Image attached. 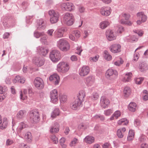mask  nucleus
<instances>
[{
	"label": "nucleus",
	"instance_id": "f257e3e1",
	"mask_svg": "<svg viewBox=\"0 0 148 148\" xmlns=\"http://www.w3.org/2000/svg\"><path fill=\"white\" fill-rule=\"evenodd\" d=\"M57 45L61 50L63 51H66L69 48V43L66 40L63 38L60 39L57 42Z\"/></svg>",
	"mask_w": 148,
	"mask_h": 148
},
{
	"label": "nucleus",
	"instance_id": "f03ea898",
	"mask_svg": "<svg viewBox=\"0 0 148 148\" xmlns=\"http://www.w3.org/2000/svg\"><path fill=\"white\" fill-rule=\"evenodd\" d=\"M69 69V64L64 62H60L57 65V70L59 72L64 73L67 72Z\"/></svg>",
	"mask_w": 148,
	"mask_h": 148
},
{
	"label": "nucleus",
	"instance_id": "7ed1b4c3",
	"mask_svg": "<svg viewBox=\"0 0 148 148\" xmlns=\"http://www.w3.org/2000/svg\"><path fill=\"white\" fill-rule=\"evenodd\" d=\"M130 17L129 14L122 13L120 16L119 22L122 24L127 25L130 26L131 25L132 22L129 20Z\"/></svg>",
	"mask_w": 148,
	"mask_h": 148
},
{
	"label": "nucleus",
	"instance_id": "20e7f679",
	"mask_svg": "<svg viewBox=\"0 0 148 148\" xmlns=\"http://www.w3.org/2000/svg\"><path fill=\"white\" fill-rule=\"evenodd\" d=\"M49 14L50 16V22L51 23H55L58 21L60 15L58 12L51 10L49 11Z\"/></svg>",
	"mask_w": 148,
	"mask_h": 148
},
{
	"label": "nucleus",
	"instance_id": "39448f33",
	"mask_svg": "<svg viewBox=\"0 0 148 148\" xmlns=\"http://www.w3.org/2000/svg\"><path fill=\"white\" fill-rule=\"evenodd\" d=\"M63 21L67 25L70 26L73 24L74 22L73 15L69 12L66 13L64 15Z\"/></svg>",
	"mask_w": 148,
	"mask_h": 148
},
{
	"label": "nucleus",
	"instance_id": "423d86ee",
	"mask_svg": "<svg viewBox=\"0 0 148 148\" xmlns=\"http://www.w3.org/2000/svg\"><path fill=\"white\" fill-rule=\"evenodd\" d=\"M29 116L30 121L32 123H36L39 120V113L37 110L31 111L29 113Z\"/></svg>",
	"mask_w": 148,
	"mask_h": 148
},
{
	"label": "nucleus",
	"instance_id": "0eeeda50",
	"mask_svg": "<svg viewBox=\"0 0 148 148\" xmlns=\"http://www.w3.org/2000/svg\"><path fill=\"white\" fill-rule=\"evenodd\" d=\"M61 55L59 51L54 50L52 51L49 55L50 58L53 62H56L58 61L61 58Z\"/></svg>",
	"mask_w": 148,
	"mask_h": 148
},
{
	"label": "nucleus",
	"instance_id": "6e6552de",
	"mask_svg": "<svg viewBox=\"0 0 148 148\" xmlns=\"http://www.w3.org/2000/svg\"><path fill=\"white\" fill-rule=\"evenodd\" d=\"M50 98L51 101L53 103H56L58 101V91L56 89H53L50 92Z\"/></svg>",
	"mask_w": 148,
	"mask_h": 148
},
{
	"label": "nucleus",
	"instance_id": "1a4fd4ad",
	"mask_svg": "<svg viewBox=\"0 0 148 148\" xmlns=\"http://www.w3.org/2000/svg\"><path fill=\"white\" fill-rule=\"evenodd\" d=\"M136 16L137 18L139 19L136 21L138 25H140L142 23L145 22L147 21V16L143 12H138L137 13Z\"/></svg>",
	"mask_w": 148,
	"mask_h": 148
},
{
	"label": "nucleus",
	"instance_id": "9d476101",
	"mask_svg": "<svg viewBox=\"0 0 148 148\" xmlns=\"http://www.w3.org/2000/svg\"><path fill=\"white\" fill-rule=\"evenodd\" d=\"M35 86L38 89H42L44 85L43 80L39 77H36L34 82Z\"/></svg>",
	"mask_w": 148,
	"mask_h": 148
},
{
	"label": "nucleus",
	"instance_id": "9b49d317",
	"mask_svg": "<svg viewBox=\"0 0 148 148\" xmlns=\"http://www.w3.org/2000/svg\"><path fill=\"white\" fill-rule=\"evenodd\" d=\"M106 35L107 38L109 41L115 40L116 38L115 33L112 30H107L106 31Z\"/></svg>",
	"mask_w": 148,
	"mask_h": 148
},
{
	"label": "nucleus",
	"instance_id": "f8f14e48",
	"mask_svg": "<svg viewBox=\"0 0 148 148\" xmlns=\"http://www.w3.org/2000/svg\"><path fill=\"white\" fill-rule=\"evenodd\" d=\"M117 75V72L116 70L112 69H108L106 73V77L108 78L115 79Z\"/></svg>",
	"mask_w": 148,
	"mask_h": 148
},
{
	"label": "nucleus",
	"instance_id": "ddd939ff",
	"mask_svg": "<svg viewBox=\"0 0 148 148\" xmlns=\"http://www.w3.org/2000/svg\"><path fill=\"white\" fill-rule=\"evenodd\" d=\"M100 103L101 107L103 108H105L109 105L110 101L105 96H103L101 98Z\"/></svg>",
	"mask_w": 148,
	"mask_h": 148
},
{
	"label": "nucleus",
	"instance_id": "4468645a",
	"mask_svg": "<svg viewBox=\"0 0 148 148\" xmlns=\"http://www.w3.org/2000/svg\"><path fill=\"white\" fill-rule=\"evenodd\" d=\"M90 71L89 66H84L79 69V74L81 76H85L87 75Z\"/></svg>",
	"mask_w": 148,
	"mask_h": 148
},
{
	"label": "nucleus",
	"instance_id": "2eb2a0df",
	"mask_svg": "<svg viewBox=\"0 0 148 148\" xmlns=\"http://www.w3.org/2000/svg\"><path fill=\"white\" fill-rule=\"evenodd\" d=\"M32 62L33 63L38 66H41L44 64V60L40 57H34L33 58Z\"/></svg>",
	"mask_w": 148,
	"mask_h": 148
},
{
	"label": "nucleus",
	"instance_id": "dca6fc26",
	"mask_svg": "<svg viewBox=\"0 0 148 148\" xmlns=\"http://www.w3.org/2000/svg\"><path fill=\"white\" fill-rule=\"evenodd\" d=\"M112 11L110 7L104 6L102 7L100 10V13L103 16H108L110 15Z\"/></svg>",
	"mask_w": 148,
	"mask_h": 148
},
{
	"label": "nucleus",
	"instance_id": "f3484780",
	"mask_svg": "<svg viewBox=\"0 0 148 148\" xmlns=\"http://www.w3.org/2000/svg\"><path fill=\"white\" fill-rule=\"evenodd\" d=\"M36 27L39 30H43L46 27V23L42 19L38 20L37 21Z\"/></svg>",
	"mask_w": 148,
	"mask_h": 148
},
{
	"label": "nucleus",
	"instance_id": "a211bd4d",
	"mask_svg": "<svg viewBox=\"0 0 148 148\" xmlns=\"http://www.w3.org/2000/svg\"><path fill=\"white\" fill-rule=\"evenodd\" d=\"M49 79L55 85H58L60 81V77L56 73L54 74L51 75L49 77Z\"/></svg>",
	"mask_w": 148,
	"mask_h": 148
},
{
	"label": "nucleus",
	"instance_id": "6ab92c4d",
	"mask_svg": "<svg viewBox=\"0 0 148 148\" xmlns=\"http://www.w3.org/2000/svg\"><path fill=\"white\" fill-rule=\"evenodd\" d=\"M65 31V29L63 27L57 29L54 32L55 37L57 38L62 37Z\"/></svg>",
	"mask_w": 148,
	"mask_h": 148
},
{
	"label": "nucleus",
	"instance_id": "aec40b11",
	"mask_svg": "<svg viewBox=\"0 0 148 148\" xmlns=\"http://www.w3.org/2000/svg\"><path fill=\"white\" fill-rule=\"evenodd\" d=\"M8 124L7 119L6 118H4L2 120L1 116L0 115V129L1 130L5 129L8 125Z\"/></svg>",
	"mask_w": 148,
	"mask_h": 148
},
{
	"label": "nucleus",
	"instance_id": "412c9836",
	"mask_svg": "<svg viewBox=\"0 0 148 148\" xmlns=\"http://www.w3.org/2000/svg\"><path fill=\"white\" fill-rule=\"evenodd\" d=\"M85 83L88 86H92L95 82V77L92 76H90L85 78Z\"/></svg>",
	"mask_w": 148,
	"mask_h": 148
},
{
	"label": "nucleus",
	"instance_id": "4be33fe9",
	"mask_svg": "<svg viewBox=\"0 0 148 148\" xmlns=\"http://www.w3.org/2000/svg\"><path fill=\"white\" fill-rule=\"evenodd\" d=\"M37 51L40 54L45 56L48 53L49 50L47 48L39 46L37 48Z\"/></svg>",
	"mask_w": 148,
	"mask_h": 148
},
{
	"label": "nucleus",
	"instance_id": "5701e85b",
	"mask_svg": "<svg viewBox=\"0 0 148 148\" xmlns=\"http://www.w3.org/2000/svg\"><path fill=\"white\" fill-rule=\"evenodd\" d=\"M121 46L119 44H114L110 47V51L113 53H115L121 51Z\"/></svg>",
	"mask_w": 148,
	"mask_h": 148
},
{
	"label": "nucleus",
	"instance_id": "b1692460",
	"mask_svg": "<svg viewBox=\"0 0 148 148\" xmlns=\"http://www.w3.org/2000/svg\"><path fill=\"white\" fill-rule=\"evenodd\" d=\"M81 102L79 99H75L70 105L71 108L73 110H76L77 109L80 105Z\"/></svg>",
	"mask_w": 148,
	"mask_h": 148
},
{
	"label": "nucleus",
	"instance_id": "393cba45",
	"mask_svg": "<svg viewBox=\"0 0 148 148\" xmlns=\"http://www.w3.org/2000/svg\"><path fill=\"white\" fill-rule=\"evenodd\" d=\"M59 125L57 122L55 123L53 126L51 127L50 132L51 133H57L59 131Z\"/></svg>",
	"mask_w": 148,
	"mask_h": 148
},
{
	"label": "nucleus",
	"instance_id": "a878e982",
	"mask_svg": "<svg viewBox=\"0 0 148 148\" xmlns=\"http://www.w3.org/2000/svg\"><path fill=\"white\" fill-rule=\"evenodd\" d=\"M25 79L24 77L18 75L15 77L14 79L13 80V82L14 83L19 82L23 84L25 82Z\"/></svg>",
	"mask_w": 148,
	"mask_h": 148
},
{
	"label": "nucleus",
	"instance_id": "bb28decb",
	"mask_svg": "<svg viewBox=\"0 0 148 148\" xmlns=\"http://www.w3.org/2000/svg\"><path fill=\"white\" fill-rule=\"evenodd\" d=\"M95 140L94 137L92 136H87L84 139V141L87 144H91L94 142Z\"/></svg>",
	"mask_w": 148,
	"mask_h": 148
},
{
	"label": "nucleus",
	"instance_id": "cd10ccee",
	"mask_svg": "<svg viewBox=\"0 0 148 148\" xmlns=\"http://www.w3.org/2000/svg\"><path fill=\"white\" fill-rule=\"evenodd\" d=\"M26 114V112L25 110H20L16 114V118L18 119H22L25 117Z\"/></svg>",
	"mask_w": 148,
	"mask_h": 148
},
{
	"label": "nucleus",
	"instance_id": "c85d7f7f",
	"mask_svg": "<svg viewBox=\"0 0 148 148\" xmlns=\"http://www.w3.org/2000/svg\"><path fill=\"white\" fill-rule=\"evenodd\" d=\"M86 96V92L85 91L83 90L80 91L78 94L77 95V99L79 100L82 102L84 101V98Z\"/></svg>",
	"mask_w": 148,
	"mask_h": 148
},
{
	"label": "nucleus",
	"instance_id": "c756f323",
	"mask_svg": "<svg viewBox=\"0 0 148 148\" xmlns=\"http://www.w3.org/2000/svg\"><path fill=\"white\" fill-rule=\"evenodd\" d=\"M121 115V113L119 110H117L115 112L112 114L110 118V119L111 120H113L115 119H117Z\"/></svg>",
	"mask_w": 148,
	"mask_h": 148
},
{
	"label": "nucleus",
	"instance_id": "7c9ffc66",
	"mask_svg": "<svg viewBox=\"0 0 148 148\" xmlns=\"http://www.w3.org/2000/svg\"><path fill=\"white\" fill-rule=\"evenodd\" d=\"M103 56L104 58L108 61L112 59L111 56L107 50H105L103 51Z\"/></svg>",
	"mask_w": 148,
	"mask_h": 148
},
{
	"label": "nucleus",
	"instance_id": "2f4dec72",
	"mask_svg": "<svg viewBox=\"0 0 148 148\" xmlns=\"http://www.w3.org/2000/svg\"><path fill=\"white\" fill-rule=\"evenodd\" d=\"M132 77V74L131 72L126 73L124 76L123 81L124 82H130Z\"/></svg>",
	"mask_w": 148,
	"mask_h": 148
},
{
	"label": "nucleus",
	"instance_id": "473e14b6",
	"mask_svg": "<svg viewBox=\"0 0 148 148\" xmlns=\"http://www.w3.org/2000/svg\"><path fill=\"white\" fill-rule=\"evenodd\" d=\"M137 107V106L135 103L131 102L129 104L128 108L130 111L134 112L136 110Z\"/></svg>",
	"mask_w": 148,
	"mask_h": 148
},
{
	"label": "nucleus",
	"instance_id": "72a5a7b5",
	"mask_svg": "<svg viewBox=\"0 0 148 148\" xmlns=\"http://www.w3.org/2000/svg\"><path fill=\"white\" fill-rule=\"evenodd\" d=\"M148 69L147 64L144 62L141 63L139 65V69L141 72H145Z\"/></svg>",
	"mask_w": 148,
	"mask_h": 148
},
{
	"label": "nucleus",
	"instance_id": "f704fd0d",
	"mask_svg": "<svg viewBox=\"0 0 148 148\" xmlns=\"http://www.w3.org/2000/svg\"><path fill=\"white\" fill-rule=\"evenodd\" d=\"M110 24V22L106 20L103 21L99 24L100 27L102 29H104L108 26Z\"/></svg>",
	"mask_w": 148,
	"mask_h": 148
},
{
	"label": "nucleus",
	"instance_id": "c9c22d12",
	"mask_svg": "<svg viewBox=\"0 0 148 148\" xmlns=\"http://www.w3.org/2000/svg\"><path fill=\"white\" fill-rule=\"evenodd\" d=\"M126 131V129L125 127L120 128L117 131V134L118 137L122 138L123 136V133Z\"/></svg>",
	"mask_w": 148,
	"mask_h": 148
},
{
	"label": "nucleus",
	"instance_id": "e433bc0d",
	"mask_svg": "<svg viewBox=\"0 0 148 148\" xmlns=\"http://www.w3.org/2000/svg\"><path fill=\"white\" fill-rule=\"evenodd\" d=\"M131 90L130 87H126L124 88L123 93L125 97H127L130 96L131 94Z\"/></svg>",
	"mask_w": 148,
	"mask_h": 148
},
{
	"label": "nucleus",
	"instance_id": "4c0bfd02",
	"mask_svg": "<svg viewBox=\"0 0 148 148\" xmlns=\"http://www.w3.org/2000/svg\"><path fill=\"white\" fill-rule=\"evenodd\" d=\"M47 36L43 32L41 36H40V41L42 43L45 44L47 42Z\"/></svg>",
	"mask_w": 148,
	"mask_h": 148
},
{
	"label": "nucleus",
	"instance_id": "58836bf2",
	"mask_svg": "<svg viewBox=\"0 0 148 148\" xmlns=\"http://www.w3.org/2000/svg\"><path fill=\"white\" fill-rule=\"evenodd\" d=\"M24 138L28 142L31 141L32 139L31 133L29 132L26 133L24 136Z\"/></svg>",
	"mask_w": 148,
	"mask_h": 148
},
{
	"label": "nucleus",
	"instance_id": "ea45409f",
	"mask_svg": "<svg viewBox=\"0 0 148 148\" xmlns=\"http://www.w3.org/2000/svg\"><path fill=\"white\" fill-rule=\"evenodd\" d=\"M138 40V38L136 37L135 36H129L126 37L125 38V40L127 41L131 42L136 41Z\"/></svg>",
	"mask_w": 148,
	"mask_h": 148
},
{
	"label": "nucleus",
	"instance_id": "a19ab883",
	"mask_svg": "<svg viewBox=\"0 0 148 148\" xmlns=\"http://www.w3.org/2000/svg\"><path fill=\"white\" fill-rule=\"evenodd\" d=\"M60 114V111L58 108H56L54 109L51 113V117L53 118H54L58 116Z\"/></svg>",
	"mask_w": 148,
	"mask_h": 148
},
{
	"label": "nucleus",
	"instance_id": "79ce46f5",
	"mask_svg": "<svg viewBox=\"0 0 148 148\" xmlns=\"http://www.w3.org/2000/svg\"><path fill=\"white\" fill-rule=\"evenodd\" d=\"M128 123V121L125 118L119 120L117 122L118 125H126Z\"/></svg>",
	"mask_w": 148,
	"mask_h": 148
},
{
	"label": "nucleus",
	"instance_id": "37998d69",
	"mask_svg": "<svg viewBox=\"0 0 148 148\" xmlns=\"http://www.w3.org/2000/svg\"><path fill=\"white\" fill-rule=\"evenodd\" d=\"M27 125L24 122H22L19 124V126L18 127L17 130L18 132H20L23 128L27 127Z\"/></svg>",
	"mask_w": 148,
	"mask_h": 148
},
{
	"label": "nucleus",
	"instance_id": "c03bdc74",
	"mask_svg": "<svg viewBox=\"0 0 148 148\" xmlns=\"http://www.w3.org/2000/svg\"><path fill=\"white\" fill-rule=\"evenodd\" d=\"M134 132L133 130H130L127 137V140L128 141L132 140L134 138Z\"/></svg>",
	"mask_w": 148,
	"mask_h": 148
},
{
	"label": "nucleus",
	"instance_id": "a18cd8bd",
	"mask_svg": "<svg viewBox=\"0 0 148 148\" xmlns=\"http://www.w3.org/2000/svg\"><path fill=\"white\" fill-rule=\"evenodd\" d=\"M66 7L67 11H72L75 8L74 5L73 3L71 2L67 3Z\"/></svg>",
	"mask_w": 148,
	"mask_h": 148
},
{
	"label": "nucleus",
	"instance_id": "49530a36",
	"mask_svg": "<svg viewBox=\"0 0 148 148\" xmlns=\"http://www.w3.org/2000/svg\"><path fill=\"white\" fill-rule=\"evenodd\" d=\"M60 101L62 103H64L67 100V96L64 95H61L59 96Z\"/></svg>",
	"mask_w": 148,
	"mask_h": 148
},
{
	"label": "nucleus",
	"instance_id": "de8ad7c7",
	"mask_svg": "<svg viewBox=\"0 0 148 148\" xmlns=\"http://www.w3.org/2000/svg\"><path fill=\"white\" fill-rule=\"evenodd\" d=\"M123 62V60L120 58H118L117 60L114 61V64L116 66H119L122 64Z\"/></svg>",
	"mask_w": 148,
	"mask_h": 148
},
{
	"label": "nucleus",
	"instance_id": "09e8293b",
	"mask_svg": "<svg viewBox=\"0 0 148 148\" xmlns=\"http://www.w3.org/2000/svg\"><path fill=\"white\" fill-rule=\"evenodd\" d=\"M15 141L14 139L9 138L7 139L6 142V145L8 146L12 145Z\"/></svg>",
	"mask_w": 148,
	"mask_h": 148
},
{
	"label": "nucleus",
	"instance_id": "8fccbe9b",
	"mask_svg": "<svg viewBox=\"0 0 148 148\" xmlns=\"http://www.w3.org/2000/svg\"><path fill=\"white\" fill-rule=\"evenodd\" d=\"M50 138L53 143L55 144L58 143V138L55 135H53L51 136Z\"/></svg>",
	"mask_w": 148,
	"mask_h": 148
},
{
	"label": "nucleus",
	"instance_id": "3c124183",
	"mask_svg": "<svg viewBox=\"0 0 148 148\" xmlns=\"http://www.w3.org/2000/svg\"><path fill=\"white\" fill-rule=\"evenodd\" d=\"M2 21L3 25L5 28H7L8 27V24L7 22V19L6 18L4 17H2Z\"/></svg>",
	"mask_w": 148,
	"mask_h": 148
},
{
	"label": "nucleus",
	"instance_id": "603ef678",
	"mask_svg": "<svg viewBox=\"0 0 148 148\" xmlns=\"http://www.w3.org/2000/svg\"><path fill=\"white\" fill-rule=\"evenodd\" d=\"M143 79H144L143 77L136 78L134 80L136 84H141Z\"/></svg>",
	"mask_w": 148,
	"mask_h": 148
},
{
	"label": "nucleus",
	"instance_id": "864d4df0",
	"mask_svg": "<svg viewBox=\"0 0 148 148\" xmlns=\"http://www.w3.org/2000/svg\"><path fill=\"white\" fill-rule=\"evenodd\" d=\"M99 58V56L97 55L94 57H91L89 58V60L91 62H97Z\"/></svg>",
	"mask_w": 148,
	"mask_h": 148
},
{
	"label": "nucleus",
	"instance_id": "5fc2aeb1",
	"mask_svg": "<svg viewBox=\"0 0 148 148\" xmlns=\"http://www.w3.org/2000/svg\"><path fill=\"white\" fill-rule=\"evenodd\" d=\"M65 142V139L64 138H62L60 140V144L63 148H66V146L64 144Z\"/></svg>",
	"mask_w": 148,
	"mask_h": 148
},
{
	"label": "nucleus",
	"instance_id": "6e6d98bb",
	"mask_svg": "<svg viewBox=\"0 0 148 148\" xmlns=\"http://www.w3.org/2000/svg\"><path fill=\"white\" fill-rule=\"evenodd\" d=\"M113 112L112 109H108L104 111V114L106 116H109Z\"/></svg>",
	"mask_w": 148,
	"mask_h": 148
},
{
	"label": "nucleus",
	"instance_id": "4d7b16f0",
	"mask_svg": "<svg viewBox=\"0 0 148 148\" xmlns=\"http://www.w3.org/2000/svg\"><path fill=\"white\" fill-rule=\"evenodd\" d=\"M143 99L144 100H148V92L146 90L143 91Z\"/></svg>",
	"mask_w": 148,
	"mask_h": 148
},
{
	"label": "nucleus",
	"instance_id": "13d9d810",
	"mask_svg": "<svg viewBox=\"0 0 148 148\" xmlns=\"http://www.w3.org/2000/svg\"><path fill=\"white\" fill-rule=\"evenodd\" d=\"M7 90V88L6 86H0V93H5V92Z\"/></svg>",
	"mask_w": 148,
	"mask_h": 148
},
{
	"label": "nucleus",
	"instance_id": "bf43d9fd",
	"mask_svg": "<svg viewBox=\"0 0 148 148\" xmlns=\"http://www.w3.org/2000/svg\"><path fill=\"white\" fill-rule=\"evenodd\" d=\"M66 5L67 3H60L59 4V6L62 10L67 11Z\"/></svg>",
	"mask_w": 148,
	"mask_h": 148
},
{
	"label": "nucleus",
	"instance_id": "052dcab7",
	"mask_svg": "<svg viewBox=\"0 0 148 148\" xmlns=\"http://www.w3.org/2000/svg\"><path fill=\"white\" fill-rule=\"evenodd\" d=\"M43 32H39L37 31H35L34 32V36L36 38H39L42 35Z\"/></svg>",
	"mask_w": 148,
	"mask_h": 148
},
{
	"label": "nucleus",
	"instance_id": "680f3d73",
	"mask_svg": "<svg viewBox=\"0 0 148 148\" xmlns=\"http://www.w3.org/2000/svg\"><path fill=\"white\" fill-rule=\"evenodd\" d=\"M77 140H78L77 138H74L70 143V146L71 147H73L75 146V144L77 143Z\"/></svg>",
	"mask_w": 148,
	"mask_h": 148
},
{
	"label": "nucleus",
	"instance_id": "e2e57ef3",
	"mask_svg": "<svg viewBox=\"0 0 148 148\" xmlns=\"http://www.w3.org/2000/svg\"><path fill=\"white\" fill-rule=\"evenodd\" d=\"M98 94L97 92H94L92 94L91 97V99L93 100H97L99 98Z\"/></svg>",
	"mask_w": 148,
	"mask_h": 148
},
{
	"label": "nucleus",
	"instance_id": "0e129e2a",
	"mask_svg": "<svg viewBox=\"0 0 148 148\" xmlns=\"http://www.w3.org/2000/svg\"><path fill=\"white\" fill-rule=\"evenodd\" d=\"M27 98V97L26 95L23 94L22 91L20 92V98L23 101L26 100Z\"/></svg>",
	"mask_w": 148,
	"mask_h": 148
},
{
	"label": "nucleus",
	"instance_id": "69168bd1",
	"mask_svg": "<svg viewBox=\"0 0 148 148\" xmlns=\"http://www.w3.org/2000/svg\"><path fill=\"white\" fill-rule=\"evenodd\" d=\"M73 34L75 36L76 38H79L80 36V33L78 30H75L73 32Z\"/></svg>",
	"mask_w": 148,
	"mask_h": 148
},
{
	"label": "nucleus",
	"instance_id": "338daca9",
	"mask_svg": "<svg viewBox=\"0 0 148 148\" xmlns=\"http://www.w3.org/2000/svg\"><path fill=\"white\" fill-rule=\"evenodd\" d=\"M54 30L53 29H49L47 31L46 33L48 35L47 36L52 37L53 36V32Z\"/></svg>",
	"mask_w": 148,
	"mask_h": 148
},
{
	"label": "nucleus",
	"instance_id": "774afa93",
	"mask_svg": "<svg viewBox=\"0 0 148 148\" xmlns=\"http://www.w3.org/2000/svg\"><path fill=\"white\" fill-rule=\"evenodd\" d=\"M76 50L77 52H76V53L79 55H81V53L82 51L81 47V46H78L77 47Z\"/></svg>",
	"mask_w": 148,
	"mask_h": 148
}]
</instances>
